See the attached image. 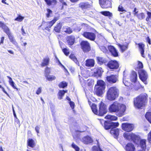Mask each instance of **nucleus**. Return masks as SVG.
Returning a JSON list of instances; mask_svg holds the SVG:
<instances>
[{
    "label": "nucleus",
    "mask_w": 151,
    "mask_h": 151,
    "mask_svg": "<svg viewBox=\"0 0 151 151\" xmlns=\"http://www.w3.org/2000/svg\"><path fill=\"white\" fill-rule=\"evenodd\" d=\"M123 137L126 140L132 141L135 144H138L139 142L141 147L143 149L146 148V140L145 139H140L139 135L133 133L125 132L123 134Z\"/></svg>",
    "instance_id": "1"
},
{
    "label": "nucleus",
    "mask_w": 151,
    "mask_h": 151,
    "mask_svg": "<svg viewBox=\"0 0 151 151\" xmlns=\"http://www.w3.org/2000/svg\"><path fill=\"white\" fill-rule=\"evenodd\" d=\"M148 96L146 93H142L134 99V105L136 108L142 109L145 107L148 102Z\"/></svg>",
    "instance_id": "2"
},
{
    "label": "nucleus",
    "mask_w": 151,
    "mask_h": 151,
    "mask_svg": "<svg viewBox=\"0 0 151 151\" xmlns=\"http://www.w3.org/2000/svg\"><path fill=\"white\" fill-rule=\"evenodd\" d=\"M108 109L110 112H115L118 116L121 117L124 114L126 106L124 104L120 105L118 103L114 102L109 106Z\"/></svg>",
    "instance_id": "3"
},
{
    "label": "nucleus",
    "mask_w": 151,
    "mask_h": 151,
    "mask_svg": "<svg viewBox=\"0 0 151 151\" xmlns=\"http://www.w3.org/2000/svg\"><path fill=\"white\" fill-rule=\"evenodd\" d=\"M105 87L104 81L101 80H98L94 88V94L99 96H101L104 93Z\"/></svg>",
    "instance_id": "4"
},
{
    "label": "nucleus",
    "mask_w": 151,
    "mask_h": 151,
    "mask_svg": "<svg viewBox=\"0 0 151 151\" xmlns=\"http://www.w3.org/2000/svg\"><path fill=\"white\" fill-rule=\"evenodd\" d=\"M118 96L117 89L114 86L110 87L108 89L106 94L107 99L110 101H113Z\"/></svg>",
    "instance_id": "5"
},
{
    "label": "nucleus",
    "mask_w": 151,
    "mask_h": 151,
    "mask_svg": "<svg viewBox=\"0 0 151 151\" xmlns=\"http://www.w3.org/2000/svg\"><path fill=\"white\" fill-rule=\"evenodd\" d=\"M0 27L3 29L4 32L8 35L11 42L14 44H17V42L10 32L9 29L4 23L1 21H0Z\"/></svg>",
    "instance_id": "6"
},
{
    "label": "nucleus",
    "mask_w": 151,
    "mask_h": 151,
    "mask_svg": "<svg viewBox=\"0 0 151 151\" xmlns=\"http://www.w3.org/2000/svg\"><path fill=\"white\" fill-rule=\"evenodd\" d=\"M99 109L98 110L97 115L103 116L107 112V106L103 101H101L99 105Z\"/></svg>",
    "instance_id": "7"
},
{
    "label": "nucleus",
    "mask_w": 151,
    "mask_h": 151,
    "mask_svg": "<svg viewBox=\"0 0 151 151\" xmlns=\"http://www.w3.org/2000/svg\"><path fill=\"white\" fill-rule=\"evenodd\" d=\"M138 73L140 79L145 84L148 83L147 80L148 75L147 72L144 70H140L138 71Z\"/></svg>",
    "instance_id": "8"
},
{
    "label": "nucleus",
    "mask_w": 151,
    "mask_h": 151,
    "mask_svg": "<svg viewBox=\"0 0 151 151\" xmlns=\"http://www.w3.org/2000/svg\"><path fill=\"white\" fill-rule=\"evenodd\" d=\"M106 66L111 70H114L119 68V64L116 60H111L107 62Z\"/></svg>",
    "instance_id": "9"
},
{
    "label": "nucleus",
    "mask_w": 151,
    "mask_h": 151,
    "mask_svg": "<svg viewBox=\"0 0 151 151\" xmlns=\"http://www.w3.org/2000/svg\"><path fill=\"white\" fill-rule=\"evenodd\" d=\"M119 124L118 122H111L108 121H105L103 127L106 130H108L110 129L116 128L119 126Z\"/></svg>",
    "instance_id": "10"
},
{
    "label": "nucleus",
    "mask_w": 151,
    "mask_h": 151,
    "mask_svg": "<svg viewBox=\"0 0 151 151\" xmlns=\"http://www.w3.org/2000/svg\"><path fill=\"white\" fill-rule=\"evenodd\" d=\"M99 3L103 9H108L112 7V0H99Z\"/></svg>",
    "instance_id": "11"
},
{
    "label": "nucleus",
    "mask_w": 151,
    "mask_h": 151,
    "mask_svg": "<svg viewBox=\"0 0 151 151\" xmlns=\"http://www.w3.org/2000/svg\"><path fill=\"white\" fill-rule=\"evenodd\" d=\"M80 45L81 49L85 52H88L91 50L90 44L87 41H82L80 43Z\"/></svg>",
    "instance_id": "12"
},
{
    "label": "nucleus",
    "mask_w": 151,
    "mask_h": 151,
    "mask_svg": "<svg viewBox=\"0 0 151 151\" xmlns=\"http://www.w3.org/2000/svg\"><path fill=\"white\" fill-rule=\"evenodd\" d=\"M121 127L123 130L126 132H129L134 129V126L132 124L126 122L122 123Z\"/></svg>",
    "instance_id": "13"
},
{
    "label": "nucleus",
    "mask_w": 151,
    "mask_h": 151,
    "mask_svg": "<svg viewBox=\"0 0 151 151\" xmlns=\"http://www.w3.org/2000/svg\"><path fill=\"white\" fill-rule=\"evenodd\" d=\"M82 35L85 38L92 41L95 40L96 36L95 33L86 31L84 32Z\"/></svg>",
    "instance_id": "14"
},
{
    "label": "nucleus",
    "mask_w": 151,
    "mask_h": 151,
    "mask_svg": "<svg viewBox=\"0 0 151 151\" xmlns=\"http://www.w3.org/2000/svg\"><path fill=\"white\" fill-rule=\"evenodd\" d=\"M107 81L110 83H115L118 81V76L116 75H111L106 77Z\"/></svg>",
    "instance_id": "15"
},
{
    "label": "nucleus",
    "mask_w": 151,
    "mask_h": 151,
    "mask_svg": "<svg viewBox=\"0 0 151 151\" xmlns=\"http://www.w3.org/2000/svg\"><path fill=\"white\" fill-rule=\"evenodd\" d=\"M66 40L68 45L70 47L75 43V38L74 35H71L67 36Z\"/></svg>",
    "instance_id": "16"
},
{
    "label": "nucleus",
    "mask_w": 151,
    "mask_h": 151,
    "mask_svg": "<svg viewBox=\"0 0 151 151\" xmlns=\"http://www.w3.org/2000/svg\"><path fill=\"white\" fill-rule=\"evenodd\" d=\"M108 48L113 56L116 57L119 56L118 52L114 46L109 45L108 46Z\"/></svg>",
    "instance_id": "17"
},
{
    "label": "nucleus",
    "mask_w": 151,
    "mask_h": 151,
    "mask_svg": "<svg viewBox=\"0 0 151 151\" xmlns=\"http://www.w3.org/2000/svg\"><path fill=\"white\" fill-rule=\"evenodd\" d=\"M79 7L82 10H84L90 9L91 7V5L88 2H82L79 4Z\"/></svg>",
    "instance_id": "18"
},
{
    "label": "nucleus",
    "mask_w": 151,
    "mask_h": 151,
    "mask_svg": "<svg viewBox=\"0 0 151 151\" xmlns=\"http://www.w3.org/2000/svg\"><path fill=\"white\" fill-rule=\"evenodd\" d=\"M59 19L58 17H55L51 21L47 22V23L48 25L45 28V29L46 30H50L49 28H50Z\"/></svg>",
    "instance_id": "19"
},
{
    "label": "nucleus",
    "mask_w": 151,
    "mask_h": 151,
    "mask_svg": "<svg viewBox=\"0 0 151 151\" xmlns=\"http://www.w3.org/2000/svg\"><path fill=\"white\" fill-rule=\"evenodd\" d=\"M130 81L134 83H135L137 80V73L134 71H132L129 76Z\"/></svg>",
    "instance_id": "20"
},
{
    "label": "nucleus",
    "mask_w": 151,
    "mask_h": 151,
    "mask_svg": "<svg viewBox=\"0 0 151 151\" xmlns=\"http://www.w3.org/2000/svg\"><path fill=\"white\" fill-rule=\"evenodd\" d=\"M137 85L136 84L134 85L132 84L129 88V90L132 91H137L140 88H144V86L141 85L139 81Z\"/></svg>",
    "instance_id": "21"
},
{
    "label": "nucleus",
    "mask_w": 151,
    "mask_h": 151,
    "mask_svg": "<svg viewBox=\"0 0 151 151\" xmlns=\"http://www.w3.org/2000/svg\"><path fill=\"white\" fill-rule=\"evenodd\" d=\"M124 149L126 151H135L134 145L132 143L129 142L125 146Z\"/></svg>",
    "instance_id": "22"
},
{
    "label": "nucleus",
    "mask_w": 151,
    "mask_h": 151,
    "mask_svg": "<svg viewBox=\"0 0 151 151\" xmlns=\"http://www.w3.org/2000/svg\"><path fill=\"white\" fill-rule=\"evenodd\" d=\"M85 65L86 66L91 68L94 66L95 65V60L93 59H88L85 62Z\"/></svg>",
    "instance_id": "23"
},
{
    "label": "nucleus",
    "mask_w": 151,
    "mask_h": 151,
    "mask_svg": "<svg viewBox=\"0 0 151 151\" xmlns=\"http://www.w3.org/2000/svg\"><path fill=\"white\" fill-rule=\"evenodd\" d=\"M103 72L102 68L101 67H99L97 68L95 71L93 72V75L97 78L100 77L101 76Z\"/></svg>",
    "instance_id": "24"
},
{
    "label": "nucleus",
    "mask_w": 151,
    "mask_h": 151,
    "mask_svg": "<svg viewBox=\"0 0 151 151\" xmlns=\"http://www.w3.org/2000/svg\"><path fill=\"white\" fill-rule=\"evenodd\" d=\"M137 44L138 46L139 50L140 52L141 56L143 58H145L144 53L145 52V45L143 43H139Z\"/></svg>",
    "instance_id": "25"
},
{
    "label": "nucleus",
    "mask_w": 151,
    "mask_h": 151,
    "mask_svg": "<svg viewBox=\"0 0 151 151\" xmlns=\"http://www.w3.org/2000/svg\"><path fill=\"white\" fill-rule=\"evenodd\" d=\"M96 60L97 63L100 65H102L103 64H105L107 63V60L99 56L97 57L96 58Z\"/></svg>",
    "instance_id": "26"
},
{
    "label": "nucleus",
    "mask_w": 151,
    "mask_h": 151,
    "mask_svg": "<svg viewBox=\"0 0 151 151\" xmlns=\"http://www.w3.org/2000/svg\"><path fill=\"white\" fill-rule=\"evenodd\" d=\"M115 128L111 129L110 131V133L115 138H117L119 134V130L118 129Z\"/></svg>",
    "instance_id": "27"
},
{
    "label": "nucleus",
    "mask_w": 151,
    "mask_h": 151,
    "mask_svg": "<svg viewBox=\"0 0 151 151\" xmlns=\"http://www.w3.org/2000/svg\"><path fill=\"white\" fill-rule=\"evenodd\" d=\"M50 62V58L48 57H46L43 58L42 62L41 63V66L42 67L47 66Z\"/></svg>",
    "instance_id": "28"
},
{
    "label": "nucleus",
    "mask_w": 151,
    "mask_h": 151,
    "mask_svg": "<svg viewBox=\"0 0 151 151\" xmlns=\"http://www.w3.org/2000/svg\"><path fill=\"white\" fill-rule=\"evenodd\" d=\"M27 146L33 148L36 146V143L32 139L29 138L27 140Z\"/></svg>",
    "instance_id": "29"
},
{
    "label": "nucleus",
    "mask_w": 151,
    "mask_h": 151,
    "mask_svg": "<svg viewBox=\"0 0 151 151\" xmlns=\"http://www.w3.org/2000/svg\"><path fill=\"white\" fill-rule=\"evenodd\" d=\"M62 27V24L61 22H59L54 27L53 31L56 33H60L61 32Z\"/></svg>",
    "instance_id": "30"
},
{
    "label": "nucleus",
    "mask_w": 151,
    "mask_h": 151,
    "mask_svg": "<svg viewBox=\"0 0 151 151\" xmlns=\"http://www.w3.org/2000/svg\"><path fill=\"white\" fill-rule=\"evenodd\" d=\"M67 92V90H60L58 93V99L60 100L62 99L64 96L65 93Z\"/></svg>",
    "instance_id": "31"
},
{
    "label": "nucleus",
    "mask_w": 151,
    "mask_h": 151,
    "mask_svg": "<svg viewBox=\"0 0 151 151\" xmlns=\"http://www.w3.org/2000/svg\"><path fill=\"white\" fill-rule=\"evenodd\" d=\"M44 1L49 6L51 5L54 6L57 3L56 0H44Z\"/></svg>",
    "instance_id": "32"
},
{
    "label": "nucleus",
    "mask_w": 151,
    "mask_h": 151,
    "mask_svg": "<svg viewBox=\"0 0 151 151\" xmlns=\"http://www.w3.org/2000/svg\"><path fill=\"white\" fill-rule=\"evenodd\" d=\"M117 46L120 48L121 52H124L128 48V45H122L118 43L117 44Z\"/></svg>",
    "instance_id": "33"
},
{
    "label": "nucleus",
    "mask_w": 151,
    "mask_h": 151,
    "mask_svg": "<svg viewBox=\"0 0 151 151\" xmlns=\"http://www.w3.org/2000/svg\"><path fill=\"white\" fill-rule=\"evenodd\" d=\"M7 77L9 79V83L10 85L12 87V88L14 89L18 90V89L16 88L15 86V84L14 82L12 80V78L9 76H7Z\"/></svg>",
    "instance_id": "34"
},
{
    "label": "nucleus",
    "mask_w": 151,
    "mask_h": 151,
    "mask_svg": "<svg viewBox=\"0 0 151 151\" xmlns=\"http://www.w3.org/2000/svg\"><path fill=\"white\" fill-rule=\"evenodd\" d=\"M93 112L95 114H98V109L97 105L95 103H93L91 107Z\"/></svg>",
    "instance_id": "35"
},
{
    "label": "nucleus",
    "mask_w": 151,
    "mask_h": 151,
    "mask_svg": "<svg viewBox=\"0 0 151 151\" xmlns=\"http://www.w3.org/2000/svg\"><path fill=\"white\" fill-rule=\"evenodd\" d=\"M100 13L101 14L106 17H110L112 16V14L109 11H102L100 12Z\"/></svg>",
    "instance_id": "36"
},
{
    "label": "nucleus",
    "mask_w": 151,
    "mask_h": 151,
    "mask_svg": "<svg viewBox=\"0 0 151 151\" xmlns=\"http://www.w3.org/2000/svg\"><path fill=\"white\" fill-rule=\"evenodd\" d=\"M145 116L147 120L151 124V112H147L145 114Z\"/></svg>",
    "instance_id": "37"
},
{
    "label": "nucleus",
    "mask_w": 151,
    "mask_h": 151,
    "mask_svg": "<svg viewBox=\"0 0 151 151\" xmlns=\"http://www.w3.org/2000/svg\"><path fill=\"white\" fill-rule=\"evenodd\" d=\"M60 88H65L68 86V83L66 82L63 81L60 82L58 85Z\"/></svg>",
    "instance_id": "38"
},
{
    "label": "nucleus",
    "mask_w": 151,
    "mask_h": 151,
    "mask_svg": "<svg viewBox=\"0 0 151 151\" xmlns=\"http://www.w3.org/2000/svg\"><path fill=\"white\" fill-rule=\"evenodd\" d=\"M105 118L109 119L111 121H116L118 119L117 117L114 115H107L106 116Z\"/></svg>",
    "instance_id": "39"
},
{
    "label": "nucleus",
    "mask_w": 151,
    "mask_h": 151,
    "mask_svg": "<svg viewBox=\"0 0 151 151\" xmlns=\"http://www.w3.org/2000/svg\"><path fill=\"white\" fill-rule=\"evenodd\" d=\"M64 29H65V30H64V32L67 34H70L73 32L72 29L70 27L68 26L66 27Z\"/></svg>",
    "instance_id": "40"
},
{
    "label": "nucleus",
    "mask_w": 151,
    "mask_h": 151,
    "mask_svg": "<svg viewBox=\"0 0 151 151\" xmlns=\"http://www.w3.org/2000/svg\"><path fill=\"white\" fill-rule=\"evenodd\" d=\"M45 77L46 78L47 80L49 81H52L54 80L56 78V77L53 75L49 76L48 75L47 76H46Z\"/></svg>",
    "instance_id": "41"
},
{
    "label": "nucleus",
    "mask_w": 151,
    "mask_h": 151,
    "mask_svg": "<svg viewBox=\"0 0 151 151\" xmlns=\"http://www.w3.org/2000/svg\"><path fill=\"white\" fill-rule=\"evenodd\" d=\"M118 11L119 12H122V13H120V14H122L123 13L127 12V11L124 9L123 6L122 5H119L118 8Z\"/></svg>",
    "instance_id": "42"
},
{
    "label": "nucleus",
    "mask_w": 151,
    "mask_h": 151,
    "mask_svg": "<svg viewBox=\"0 0 151 151\" xmlns=\"http://www.w3.org/2000/svg\"><path fill=\"white\" fill-rule=\"evenodd\" d=\"M24 19V17L21 16L20 15L18 14L17 17L14 19V20L18 22H21Z\"/></svg>",
    "instance_id": "43"
},
{
    "label": "nucleus",
    "mask_w": 151,
    "mask_h": 151,
    "mask_svg": "<svg viewBox=\"0 0 151 151\" xmlns=\"http://www.w3.org/2000/svg\"><path fill=\"white\" fill-rule=\"evenodd\" d=\"M50 70L51 68H50L49 67H46L45 70V76H46L49 75V74L50 73Z\"/></svg>",
    "instance_id": "44"
},
{
    "label": "nucleus",
    "mask_w": 151,
    "mask_h": 151,
    "mask_svg": "<svg viewBox=\"0 0 151 151\" xmlns=\"http://www.w3.org/2000/svg\"><path fill=\"white\" fill-rule=\"evenodd\" d=\"M123 83L126 86L128 87V89L129 90V88L130 86H132V83L129 82L128 81H127L124 80H123Z\"/></svg>",
    "instance_id": "45"
},
{
    "label": "nucleus",
    "mask_w": 151,
    "mask_h": 151,
    "mask_svg": "<svg viewBox=\"0 0 151 151\" xmlns=\"http://www.w3.org/2000/svg\"><path fill=\"white\" fill-rule=\"evenodd\" d=\"M83 142L85 144H88L91 142V139L89 137H86L84 138Z\"/></svg>",
    "instance_id": "46"
},
{
    "label": "nucleus",
    "mask_w": 151,
    "mask_h": 151,
    "mask_svg": "<svg viewBox=\"0 0 151 151\" xmlns=\"http://www.w3.org/2000/svg\"><path fill=\"white\" fill-rule=\"evenodd\" d=\"M137 18L140 19L142 20L145 18V15L144 13L142 12L137 14Z\"/></svg>",
    "instance_id": "47"
},
{
    "label": "nucleus",
    "mask_w": 151,
    "mask_h": 151,
    "mask_svg": "<svg viewBox=\"0 0 151 151\" xmlns=\"http://www.w3.org/2000/svg\"><path fill=\"white\" fill-rule=\"evenodd\" d=\"M62 51L64 54L66 56H68L70 54V52L68 48H64L62 49Z\"/></svg>",
    "instance_id": "48"
},
{
    "label": "nucleus",
    "mask_w": 151,
    "mask_h": 151,
    "mask_svg": "<svg viewBox=\"0 0 151 151\" xmlns=\"http://www.w3.org/2000/svg\"><path fill=\"white\" fill-rule=\"evenodd\" d=\"M47 12L46 14V16L47 18H48L51 17L50 15L52 14V12L49 9H47Z\"/></svg>",
    "instance_id": "49"
},
{
    "label": "nucleus",
    "mask_w": 151,
    "mask_h": 151,
    "mask_svg": "<svg viewBox=\"0 0 151 151\" xmlns=\"http://www.w3.org/2000/svg\"><path fill=\"white\" fill-rule=\"evenodd\" d=\"M72 147L74 148L76 151H79L80 148L79 147L76 145L74 143H73L71 145Z\"/></svg>",
    "instance_id": "50"
},
{
    "label": "nucleus",
    "mask_w": 151,
    "mask_h": 151,
    "mask_svg": "<svg viewBox=\"0 0 151 151\" xmlns=\"http://www.w3.org/2000/svg\"><path fill=\"white\" fill-rule=\"evenodd\" d=\"M137 68L139 69H142L143 68V65L142 62L140 61H138V62Z\"/></svg>",
    "instance_id": "51"
},
{
    "label": "nucleus",
    "mask_w": 151,
    "mask_h": 151,
    "mask_svg": "<svg viewBox=\"0 0 151 151\" xmlns=\"http://www.w3.org/2000/svg\"><path fill=\"white\" fill-rule=\"evenodd\" d=\"M69 57L73 61H75L77 60V58L73 54H71L69 56Z\"/></svg>",
    "instance_id": "52"
},
{
    "label": "nucleus",
    "mask_w": 151,
    "mask_h": 151,
    "mask_svg": "<svg viewBox=\"0 0 151 151\" xmlns=\"http://www.w3.org/2000/svg\"><path fill=\"white\" fill-rule=\"evenodd\" d=\"M42 90V88L41 87H40L38 88L37 89V90L36 93L37 94L39 95L41 93Z\"/></svg>",
    "instance_id": "53"
},
{
    "label": "nucleus",
    "mask_w": 151,
    "mask_h": 151,
    "mask_svg": "<svg viewBox=\"0 0 151 151\" xmlns=\"http://www.w3.org/2000/svg\"><path fill=\"white\" fill-rule=\"evenodd\" d=\"M147 140L149 142H151V130L148 134Z\"/></svg>",
    "instance_id": "54"
},
{
    "label": "nucleus",
    "mask_w": 151,
    "mask_h": 151,
    "mask_svg": "<svg viewBox=\"0 0 151 151\" xmlns=\"http://www.w3.org/2000/svg\"><path fill=\"white\" fill-rule=\"evenodd\" d=\"M146 42L148 43L149 45H151V39L149 36L147 37L146 38Z\"/></svg>",
    "instance_id": "55"
},
{
    "label": "nucleus",
    "mask_w": 151,
    "mask_h": 151,
    "mask_svg": "<svg viewBox=\"0 0 151 151\" xmlns=\"http://www.w3.org/2000/svg\"><path fill=\"white\" fill-rule=\"evenodd\" d=\"M69 104L72 109H74L75 107L74 103L72 101H70L69 102Z\"/></svg>",
    "instance_id": "56"
},
{
    "label": "nucleus",
    "mask_w": 151,
    "mask_h": 151,
    "mask_svg": "<svg viewBox=\"0 0 151 151\" xmlns=\"http://www.w3.org/2000/svg\"><path fill=\"white\" fill-rule=\"evenodd\" d=\"M150 19H151V18L150 17H149L148 16H147L146 18V21H147V24L148 25H150V23H151V22L150 21Z\"/></svg>",
    "instance_id": "57"
},
{
    "label": "nucleus",
    "mask_w": 151,
    "mask_h": 151,
    "mask_svg": "<svg viewBox=\"0 0 151 151\" xmlns=\"http://www.w3.org/2000/svg\"><path fill=\"white\" fill-rule=\"evenodd\" d=\"M0 88H1L3 92L6 94L8 96L9 95L5 91V89L2 87L1 85H0Z\"/></svg>",
    "instance_id": "58"
},
{
    "label": "nucleus",
    "mask_w": 151,
    "mask_h": 151,
    "mask_svg": "<svg viewBox=\"0 0 151 151\" xmlns=\"http://www.w3.org/2000/svg\"><path fill=\"white\" fill-rule=\"evenodd\" d=\"M93 151H99V148L97 147L96 146H94L93 148Z\"/></svg>",
    "instance_id": "59"
},
{
    "label": "nucleus",
    "mask_w": 151,
    "mask_h": 151,
    "mask_svg": "<svg viewBox=\"0 0 151 151\" xmlns=\"http://www.w3.org/2000/svg\"><path fill=\"white\" fill-rule=\"evenodd\" d=\"M40 127L38 126H37L35 127V130L37 134L39 133Z\"/></svg>",
    "instance_id": "60"
},
{
    "label": "nucleus",
    "mask_w": 151,
    "mask_h": 151,
    "mask_svg": "<svg viewBox=\"0 0 151 151\" xmlns=\"http://www.w3.org/2000/svg\"><path fill=\"white\" fill-rule=\"evenodd\" d=\"M14 122L17 124H20L19 121L17 117H16L15 118Z\"/></svg>",
    "instance_id": "61"
},
{
    "label": "nucleus",
    "mask_w": 151,
    "mask_h": 151,
    "mask_svg": "<svg viewBox=\"0 0 151 151\" xmlns=\"http://www.w3.org/2000/svg\"><path fill=\"white\" fill-rule=\"evenodd\" d=\"M99 120L101 124L103 126L104 124L105 121H104L103 119H100Z\"/></svg>",
    "instance_id": "62"
},
{
    "label": "nucleus",
    "mask_w": 151,
    "mask_h": 151,
    "mask_svg": "<svg viewBox=\"0 0 151 151\" xmlns=\"http://www.w3.org/2000/svg\"><path fill=\"white\" fill-rule=\"evenodd\" d=\"M21 31L22 32V35H24V34H26L25 32V31L23 28V27H22L21 29Z\"/></svg>",
    "instance_id": "63"
},
{
    "label": "nucleus",
    "mask_w": 151,
    "mask_h": 151,
    "mask_svg": "<svg viewBox=\"0 0 151 151\" xmlns=\"http://www.w3.org/2000/svg\"><path fill=\"white\" fill-rule=\"evenodd\" d=\"M147 16L151 18V12L148 11H147Z\"/></svg>",
    "instance_id": "64"
}]
</instances>
